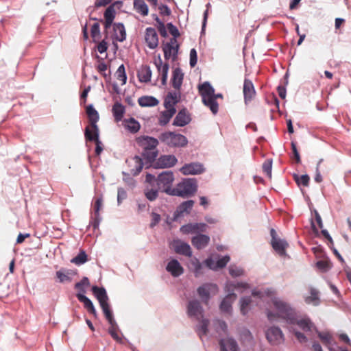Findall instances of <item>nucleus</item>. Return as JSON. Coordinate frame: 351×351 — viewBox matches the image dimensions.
I'll list each match as a JSON object with an SVG mask.
<instances>
[{
	"label": "nucleus",
	"instance_id": "nucleus-1",
	"mask_svg": "<svg viewBox=\"0 0 351 351\" xmlns=\"http://www.w3.org/2000/svg\"><path fill=\"white\" fill-rule=\"evenodd\" d=\"M187 313L189 317H195L199 321L196 326V332L200 338L208 332L209 319L204 317V310L200 302L196 300L189 301L187 306Z\"/></svg>",
	"mask_w": 351,
	"mask_h": 351
},
{
	"label": "nucleus",
	"instance_id": "nucleus-2",
	"mask_svg": "<svg viewBox=\"0 0 351 351\" xmlns=\"http://www.w3.org/2000/svg\"><path fill=\"white\" fill-rule=\"evenodd\" d=\"M138 145L143 149V156L149 162L154 161L158 156V140L149 136H141L136 138Z\"/></svg>",
	"mask_w": 351,
	"mask_h": 351
},
{
	"label": "nucleus",
	"instance_id": "nucleus-3",
	"mask_svg": "<svg viewBox=\"0 0 351 351\" xmlns=\"http://www.w3.org/2000/svg\"><path fill=\"white\" fill-rule=\"evenodd\" d=\"M273 303L277 313L276 315L269 311V320L274 321L276 318L279 317L286 320L288 324L295 323V312L287 303L279 300H274Z\"/></svg>",
	"mask_w": 351,
	"mask_h": 351
},
{
	"label": "nucleus",
	"instance_id": "nucleus-4",
	"mask_svg": "<svg viewBox=\"0 0 351 351\" xmlns=\"http://www.w3.org/2000/svg\"><path fill=\"white\" fill-rule=\"evenodd\" d=\"M197 191V183L195 179H184L178 183L172 190H167V193L186 197L193 195Z\"/></svg>",
	"mask_w": 351,
	"mask_h": 351
},
{
	"label": "nucleus",
	"instance_id": "nucleus-5",
	"mask_svg": "<svg viewBox=\"0 0 351 351\" xmlns=\"http://www.w3.org/2000/svg\"><path fill=\"white\" fill-rule=\"evenodd\" d=\"M92 291L98 300L105 317L108 320V323L113 324L114 319L113 318L112 311H110V305L108 303V297L106 289L104 287L93 286L92 287Z\"/></svg>",
	"mask_w": 351,
	"mask_h": 351
},
{
	"label": "nucleus",
	"instance_id": "nucleus-6",
	"mask_svg": "<svg viewBox=\"0 0 351 351\" xmlns=\"http://www.w3.org/2000/svg\"><path fill=\"white\" fill-rule=\"evenodd\" d=\"M159 139L169 147H184L187 145V138L182 134L173 132H166L159 136Z\"/></svg>",
	"mask_w": 351,
	"mask_h": 351
},
{
	"label": "nucleus",
	"instance_id": "nucleus-7",
	"mask_svg": "<svg viewBox=\"0 0 351 351\" xmlns=\"http://www.w3.org/2000/svg\"><path fill=\"white\" fill-rule=\"evenodd\" d=\"M179 49V45L177 39L171 38L169 42L162 45V50L165 60L172 59L175 61L177 59Z\"/></svg>",
	"mask_w": 351,
	"mask_h": 351
},
{
	"label": "nucleus",
	"instance_id": "nucleus-8",
	"mask_svg": "<svg viewBox=\"0 0 351 351\" xmlns=\"http://www.w3.org/2000/svg\"><path fill=\"white\" fill-rule=\"evenodd\" d=\"M197 291L202 302L208 304L210 293H216L218 288L215 284L206 283L198 287Z\"/></svg>",
	"mask_w": 351,
	"mask_h": 351
},
{
	"label": "nucleus",
	"instance_id": "nucleus-9",
	"mask_svg": "<svg viewBox=\"0 0 351 351\" xmlns=\"http://www.w3.org/2000/svg\"><path fill=\"white\" fill-rule=\"evenodd\" d=\"M266 337L269 342L273 345H278L284 341V335L282 330L278 327H271L266 332Z\"/></svg>",
	"mask_w": 351,
	"mask_h": 351
},
{
	"label": "nucleus",
	"instance_id": "nucleus-10",
	"mask_svg": "<svg viewBox=\"0 0 351 351\" xmlns=\"http://www.w3.org/2000/svg\"><path fill=\"white\" fill-rule=\"evenodd\" d=\"M174 180L173 173L171 171H167L158 175L157 184L160 187L162 186L164 191L167 193V190H172L171 185Z\"/></svg>",
	"mask_w": 351,
	"mask_h": 351
},
{
	"label": "nucleus",
	"instance_id": "nucleus-11",
	"mask_svg": "<svg viewBox=\"0 0 351 351\" xmlns=\"http://www.w3.org/2000/svg\"><path fill=\"white\" fill-rule=\"evenodd\" d=\"M85 137L87 141H94L95 143V154L97 156L100 155L103 151V147L101 142L99 139V130L92 132L89 128H86Z\"/></svg>",
	"mask_w": 351,
	"mask_h": 351
},
{
	"label": "nucleus",
	"instance_id": "nucleus-12",
	"mask_svg": "<svg viewBox=\"0 0 351 351\" xmlns=\"http://www.w3.org/2000/svg\"><path fill=\"white\" fill-rule=\"evenodd\" d=\"M145 40L149 49H156L158 45V36L154 28L147 27L145 29Z\"/></svg>",
	"mask_w": 351,
	"mask_h": 351
},
{
	"label": "nucleus",
	"instance_id": "nucleus-13",
	"mask_svg": "<svg viewBox=\"0 0 351 351\" xmlns=\"http://www.w3.org/2000/svg\"><path fill=\"white\" fill-rule=\"evenodd\" d=\"M171 245L174 251L177 254H182L189 257H191L192 256L191 249L188 243L178 239L173 240Z\"/></svg>",
	"mask_w": 351,
	"mask_h": 351
},
{
	"label": "nucleus",
	"instance_id": "nucleus-14",
	"mask_svg": "<svg viewBox=\"0 0 351 351\" xmlns=\"http://www.w3.org/2000/svg\"><path fill=\"white\" fill-rule=\"evenodd\" d=\"M180 98L181 94L179 90L168 93L164 101L165 108L176 109L175 106L180 101Z\"/></svg>",
	"mask_w": 351,
	"mask_h": 351
},
{
	"label": "nucleus",
	"instance_id": "nucleus-15",
	"mask_svg": "<svg viewBox=\"0 0 351 351\" xmlns=\"http://www.w3.org/2000/svg\"><path fill=\"white\" fill-rule=\"evenodd\" d=\"M154 64L157 68L159 75L161 76L162 84L163 86L166 85L169 69V64L163 63L160 56H158V60H155Z\"/></svg>",
	"mask_w": 351,
	"mask_h": 351
},
{
	"label": "nucleus",
	"instance_id": "nucleus-16",
	"mask_svg": "<svg viewBox=\"0 0 351 351\" xmlns=\"http://www.w3.org/2000/svg\"><path fill=\"white\" fill-rule=\"evenodd\" d=\"M86 114L90 122V125L87 128H89L92 132L99 130L97 125V122L99 118V114L92 105H89L86 107Z\"/></svg>",
	"mask_w": 351,
	"mask_h": 351
},
{
	"label": "nucleus",
	"instance_id": "nucleus-17",
	"mask_svg": "<svg viewBox=\"0 0 351 351\" xmlns=\"http://www.w3.org/2000/svg\"><path fill=\"white\" fill-rule=\"evenodd\" d=\"M180 171L184 175H195L202 173L204 168L200 163L191 162L184 165Z\"/></svg>",
	"mask_w": 351,
	"mask_h": 351
},
{
	"label": "nucleus",
	"instance_id": "nucleus-18",
	"mask_svg": "<svg viewBox=\"0 0 351 351\" xmlns=\"http://www.w3.org/2000/svg\"><path fill=\"white\" fill-rule=\"evenodd\" d=\"M191 117L186 109L180 110L175 117L173 125L175 126L184 127L191 122Z\"/></svg>",
	"mask_w": 351,
	"mask_h": 351
},
{
	"label": "nucleus",
	"instance_id": "nucleus-19",
	"mask_svg": "<svg viewBox=\"0 0 351 351\" xmlns=\"http://www.w3.org/2000/svg\"><path fill=\"white\" fill-rule=\"evenodd\" d=\"M245 104L251 101L256 95L254 86L251 80L245 79L243 89Z\"/></svg>",
	"mask_w": 351,
	"mask_h": 351
},
{
	"label": "nucleus",
	"instance_id": "nucleus-20",
	"mask_svg": "<svg viewBox=\"0 0 351 351\" xmlns=\"http://www.w3.org/2000/svg\"><path fill=\"white\" fill-rule=\"evenodd\" d=\"M128 165L132 167L130 173L133 176L138 175L143 167V162L139 156H134L127 160Z\"/></svg>",
	"mask_w": 351,
	"mask_h": 351
},
{
	"label": "nucleus",
	"instance_id": "nucleus-21",
	"mask_svg": "<svg viewBox=\"0 0 351 351\" xmlns=\"http://www.w3.org/2000/svg\"><path fill=\"white\" fill-rule=\"evenodd\" d=\"M166 269L173 277H178L184 273L183 267L176 259H173L168 263Z\"/></svg>",
	"mask_w": 351,
	"mask_h": 351
},
{
	"label": "nucleus",
	"instance_id": "nucleus-22",
	"mask_svg": "<svg viewBox=\"0 0 351 351\" xmlns=\"http://www.w3.org/2000/svg\"><path fill=\"white\" fill-rule=\"evenodd\" d=\"M237 299L234 293L229 292L220 304V310L226 313H230L232 311V303Z\"/></svg>",
	"mask_w": 351,
	"mask_h": 351
},
{
	"label": "nucleus",
	"instance_id": "nucleus-23",
	"mask_svg": "<svg viewBox=\"0 0 351 351\" xmlns=\"http://www.w3.org/2000/svg\"><path fill=\"white\" fill-rule=\"evenodd\" d=\"M177 161L173 155H163L158 158L157 165L160 168H169L174 166Z\"/></svg>",
	"mask_w": 351,
	"mask_h": 351
},
{
	"label": "nucleus",
	"instance_id": "nucleus-24",
	"mask_svg": "<svg viewBox=\"0 0 351 351\" xmlns=\"http://www.w3.org/2000/svg\"><path fill=\"white\" fill-rule=\"evenodd\" d=\"M219 346L220 351H239L237 341L232 338L221 339Z\"/></svg>",
	"mask_w": 351,
	"mask_h": 351
},
{
	"label": "nucleus",
	"instance_id": "nucleus-25",
	"mask_svg": "<svg viewBox=\"0 0 351 351\" xmlns=\"http://www.w3.org/2000/svg\"><path fill=\"white\" fill-rule=\"evenodd\" d=\"M210 241V237L205 234H198L191 239L192 245L197 250L206 247Z\"/></svg>",
	"mask_w": 351,
	"mask_h": 351
},
{
	"label": "nucleus",
	"instance_id": "nucleus-26",
	"mask_svg": "<svg viewBox=\"0 0 351 351\" xmlns=\"http://www.w3.org/2000/svg\"><path fill=\"white\" fill-rule=\"evenodd\" d=\"M78 300L84 304V308L87 311L92 314L95 317H97V313L94 307L91 300L82 293H77L76 295Z\"/></svg>",
	"mask_w": 351,
	"mask_h": 351
},
{
	"label": "nucleus",
	"instance_id": "nucleus-27",
	"mask_svg": "<svg viewBox=\"0 0 351 351\" xmlns=\"http://www.w3.org/2000/svg\"><path fill=\"white\" fill-rule=\"evenodd\" d=\"M184 79V73H182L181 69L176 68L173 71L171 83L173 87L176 90H180L181 86L182 84Z\"/></svg>",
	"mask_w": 351,
	"mask_h": 351
},
{
	"label": "nucleus",
	"instance_id": "nucleus-28",
	"mask_svg": "<svg viewBox=\"0 0 351 351\" xmlns=\"http://www.w3.org/2000/svg\"><path fill=\"white\" fill-rule=\"evenodd\" d=\"M152 73V70L148 65H142L137 73L138 80L143 83L149 82Z\"/></svg>",
	"mask_w": 351,
	"mask_h": 351
},
{
	"label": "nucleus",
	"instance_id": "nucleus-29",
	"mask_svg": "<svg viewBox=\"0 0 351 351\" xmlns=\"http://www.w3.org/2000/svg\"><path fill=\"white\" fill-rule=\"evenodd\" d=\"M271 245L276 252L280 256H283L286 255V249L289 246V244L285 240L278 239L271 242Z\"/></svg>",
	"mask_w": 351,
	"mask_h": 351
},
{
	"label": "nucleus",
	"instance_id": "nucleus-30",
	"mask_svg": "<svg viewBox=\"0 0 351 351\" xmlns=\"http://www.w3.org/2000/svg\"><path fill=\"white\" fill-rule=\"evenodd\" d=\"M293 324L298 325L304 332H311L315 328L313 323L308 317H304L300 319H297L295 317V323Z\"/></svg>",
	"mask_w": 351,
	"mask_h": 351
},
{
	"label": "nucleus",
	"instance_id": "nucleus-31",
	"mask_svg": "<svg viewBox=\"0 0 351 351\" xmlns=\"http://www.w3.org/2000/svg\"><path fill=\"white\" fill-rule=\"evenodd\" d=\"M309 293L310 295L304 297V301L307 304H313L314 306H317L320 303V299L319 295V291L313 288H309Z\"/></svg>",
	"mask_w": 351,
	"mask_h": 351
},
{
	"label": "nucleus",
	"instance_id": "nucleus-32",
	"mask_svg": "<svg viewBox=\"0 0 351 351\" xmlns=\"http://www.w3.org/2000/svg\"><path fill=\"white\" fill-rule=\"evenodd\" d=\"M114 38L119 42H123L125 40L126 32L125 27L122 23H114L113 25Z\"/></svg>",
	"mask_w": 351,
	"mask_h": 351
},
{
	"label": "nucleus",
	"instance_id": "nucleus-33",
	"mask_svg": "<svg viewBox=\"0 0 351 351\" xmlns=\"http://www.w3.org/2000/svg\"><path fill=\"white\" fill-rule=\"evenodd\" d=\"M115 9L114 7V4L110 5L107 8L104 12V27L106 29H108L112 24L113 20L115 17Z\"/></svg>",
	"mask_w": 351,
	"mask_h": 351
},
{
	"label": "nucleus",
	"instance_id": "nucleus-34",
	"mask_svg": "<svg viewBox=\"0 0 351 351\" xmlns=\"http://www.w3.org/2000/svg\"><path fill=\"white\" fill-rule=\"evenodd\" d=\"M133 6L134 10L143 16L149 14V8L145 0H134Z\"/></svg>",
	"mask_w": 351,
	"mask_h": 351
},
{
	"label": "nucleus",
	"instance_id": "nucleus-35",
	"mask_svg": "<svg viewBox=\"0 0 351 351\" xmlns=\"http://www.w3.org/2000/svg\"><path fill=\"white\" fill-rule=\"evenodd\" d=\"M138 103L141 107H154L158 104V100L153 96H142L138 98Z\"/></svg>",
	"mask_w": 351,
	"mask_h": 351
},
{
	"label": "nucleus",
	"instance_id": "nucleus-36",
	"mask_svg": "<svg viewBox=\"0 0 351 351\" xmlns=\"http://www.w3.org/2000/svg\"><path fill=\"white\" fill-rule=\"evenodd\" d=\"M202 102L206 106L210 108V110L214 114H216L217 113L219 109V104L215 99L214 95L208 97H205L204 96V99H202Z\"/></svg>",
	"mask_w": 351,
	"mask_h": 351
},
{
	"label": "nucleus",
	"instance_id": "nucleus-37",
	"mask_svg": "<svg viewBox=\"0 0 351 351\" xmlns=\"http://www.w3.org/2000/svg\"><path fill=\"white\" fill-rule=\"evenodd\" d=\"M199 92L202 98L204 99V96L208 97L214 95L215 90L209 82H205L199 86Z\"/></svg>",
	"mask_w": 351,
	"mask_h": 351
},
{
	"label": "nucleus",
	"instance_id": "nucleus-38",
	"mask_svg": "<svg viewBox=\"0 0 351 351\" xmlns=\"http://www.w3.org/2000/svg\"><path fill=\"white\" fill-rule=\"evenodd\" d=\"M176 109H169L166 108V110L163 111L160 114V117L159 119V123L160 125H167L172 117L176 114Z\"/></svg>",
	"mask_w": 351,
	"mask_h": 351
},
{
	"label": "nucleus",
	"instance_id": "nucleus-39",
	"mask_svg": "<svg viewBox=\"0 0 351 351\" xmlns=\"http://www.w3.org/2000/svg\"><path fill=\"white\" fill-rule=\"evenodd\" d=\"M112 111L117 122L122 120L125 113V108L121 104L116 102L112 106Z\"/></svg>",
	"mask_w": 351,
	"mask_h": 351
},
{
	"label": "nucleus",
	"instance_id": "nucleus-40",
	"mask_svg": "<svg viewBox=\"0 0 351 351\" xmlns=\"http://www.w3.org/2000/svg\"><path fill=\"white\" fill-rule=\"evenodd\" d=\"M194 205L193 200H187L186 202H182L179 207L178 208L177 212L180 215H182L183 213H189L191 210L192 209Z\"/></svg>",
	"mask_w": 351,
	"mask_h": 351
},
{
	"label": "nucleus",
	"instance_id": "nucleus-41",
	"mask_svg": "<svg viewBox=\"0 0 351 351\" xmlns=\"http://www.w3.org/2000/svg\"><path fill=\"white\" fill-rule=\"evenodd\" d=\"M249 288V285L245 282H238L237 284L228 282L226 285V291L227 292L234 293L235 289H246Z\"/></svg>",
	"mask_w": 351,
	"mask_h": 351
},
{
	"label": "nucleus",
	"instance_id": "nucleus-42",
	"mask_svg": "<svg viewBox=\"0 0 351 351\" xmlns=\"http://www.w3.org/2000/svg\"><path fill=\"white\" fill-rule=\"evenodd\" d=\"M87 261L86 252L84 250H81L78 255L71 260V262L76 265H80L85 263Z\"/></svg>",
	"mask_w": 351,
	"mask_h": 351
},
{
	"label": "nucleus",
	"instance_id": "nucleus-43",
	"mask_svg": "<svg viewBox=\"0 0 351 351\" xmlns=\"http://www.w3.org/2000/svg\"><path fill=\"white\" fill-rule=\"evenodd\" d=\"M115 75L117 80L120 81L122 85L126 83L127 76L125 74V66L123 64H121L119 66L118 69L116 71Z\"/></svg>",
	"mask_w": 351,
	"mask_h": 351
},
{
	"label": "nucleus",
	"instance_id": "nucleus-44",
	"mask_svg": "<svg viewBox=\"0 0 351 351\" xmlns=\"http://www.w3.org/2000/svg\"><path fill=\"white\" fill-rule=\"evenodd\" d=\"M109 324H110V326L108 328V332L110 333L111 337L114 340H116L117 341H121V339L120 338V337L119 336V334H118V326H117L115 320L114 321L113 324L112 323H109Z\"/></svg>",
	"mask_w": 351,
	"mask_h": 351
},
{
	"label": "nucleus",
	"instance_id": "nucleus-45",
	"mask_svg": "<svg viewBox=\"0 0 351 351\" xmlns=\"http://www.w3.org/2000/svg\"><path fill=\"white\" fill-rule=\"evenodd\" d=\"M293 178L294 180L298 185H302L304 186H307L308 185L310 178L308 175H294Z\"/></svg>",
	"mask_w": 351,
	"mask_h": 351
},
{
	"label": "nucleus",
	"instance_id": "nucleus-46",
	"mask_svg": "<svg viewBox=\"0 0 351 351\" xmlns=\"http://www.w3.org/2000/svg\"><path fill=\"white\" fill-rule=\"evenodd\" d=\"M126 126L128 130L132 133L137 132L140 129L139 123L133 118H131L128 121Z\"/></svg>",
	"mask_w": 351,
	"mask_h": 351
},
{
	"label": "nucleus",
	"instance_id": "nucleus-47",
	"mask_svg": "<svg viewBox=\"0 0 351 351\" xmlns=\"http://www.w3.org/2000/svg\"><path fill=\"white\" fill-rule=\"evenodd\" d=\"M316 265L322 271H327L332 267V263L328 259L319 261Z\"/></svg>",
	"mask_w": 351,
	"mask_h": 351
},
{
	"label": "nucleus",
	"instance_id": "nucleus-48",
	"mask_svg": "<svg viewBox=\"0 0 351 351\" xmlns=\"http://www.w3.org/2000/svg\"><path fill=\"white\" fill-rule=\"evenodd\" d=\"M252 300L250 297L242 298L241 299V312L243 315H245L249 309V305Z\"/></svg>",
	"mask_w": 351,
	"mask_h": 351
},
{
	"label": "nucleus",
	"instance_id": "nucleus-49",
	"mask_svg": "<svg viewBox=\"0 0 351 351\" xmlns=\"http://www.w3.org/2000/svg\"><path fill=\"white\" fill-rule=\"evenodd\" d=\"M90 285L89 280L87 277H84L80 282H77L75 288L80 290L83 293L86 292L84 287Z\"/></svg>",
	"mask_w": 351,
	"mask_h": 351
},
{
	"label": "nucleus",
	"instance_id": "nucleus-50",
	"mask_svg": "<svg viewBox=\"0 0 351 351\" xmlns=\"http://www.w3.org/2000/svg\"><path fill=\"white\" fill-rule=\"evenodd\" d=\"M263 171L269 178H271V168L272 160L270 159L266 160L263 164Z\"/></svg>",
	"mask_w": 351,
	"mask_h": 351
},
{
	"label": "nucleus",
	"instance_id": "nucleus-51",
	"mask_svg": "<svg viewBox=\"0 0 351 351\" xmlns=\"http://www.w3.org/2000/svg\"><path fill=\"white\" fill-rule=\"evenodd\" d=\"M318 336L324 344H325L327 346H330L332 340V337L328 332H319Z\"/></svg>",
	"mask_w": 351,
	"mask_h": 351
},
{
	"label": "nucleus",
	"instance_id": "nucleus-52",
	"mask_svg": "<svg viewBox=\"0 0 351 351\" xmlns=\"http://www.w3.org/2000/svg\"><path fill=\"white\" fill-rule=\"evenodd\" d=\"M229 273L233 277H237L243 275V270L241 268L231 265L229 267Z\"/></svg>",
	"mask_w": 351,
	"mask_h": 351
},
{
	"label": "nucleus",
	"instance_id": "nucleus-53",
	"mask_svg": "<svg viewBox=\"0 0 351 351\" xmlns=\"http://www.w3.org/2000/svg\"><path fill=\"white\" fill-rule=\"evenodd\" d=\"M195 223H189L184 226H182L180 228V230L184 234H189V233H195Z\"/></svg>",
	"mask_w": 351,
	"mask_h": 351
},
{
	"label": "nucleus",
	"instance_id": "nucleus-54",
	"mask_svg": "<svg viewBox=\"0 0 351 351\" xmlns=\"http://www.w3.org/2000/svg\"><path fill=\"white\" fill-rule=\"evenodd\" d=\"M146 197L150 200L154 201L158 197V191L155 189H147L145 192Z\"/></svg>",
	"mask_w": 351,
	"mask_h": 351
},
{
	"label": "nucleus",
	"instance_id": "nucleus-55",
	"mask_svg": "<svg viewBox=\"0 0 351 351\" xmlns=\"http://www.w3.org/2000/svg\"><path fill=\"white\" fill-rule=\"evenodd\" d=\"M103 199L101 197H97L94 203V215H99V211L102 207Z\"/></svg>",
	"mask_w": 351,
	"mask_h": 351
},
{
	"label": "nucleus",
	"instance_id": "nucleus-56",
	"mask_svg": "<svg viewBox=\"0 0 351 351\" xmlns=\"http://www.w3.org/2000/svg\"><path fill=\"white\" fill-rule=\"evenodd\" d=\"M230 256L226 255V256L221 257L218 261H217L216 262H217V269L225 267L226 266V265L228 264V263L230 261Z\"/></svg>",
	"mask_w": 351,
	"mask_h": 351
},
{
	"label": "nucleus",
	"instance_id": "nucleus-57",
	"mask_svg": "<svg viewBox=\"0 0 351 351\" xmlns=\"http://www.w3.org/2000/svg\"><path fill=\"white\" fill-rule=\"evenodd\" d=\"M167 27L168 28L169 33L173 36V38L176 39V38L180 36V34L178 28L172 23H167Z\"/></svg>",
	"mask_w": 351,
	"mask_h": 351
},
{
	"label": "nucleus",
	"instance_id": "nucleus-58",
	"mask_svg": "<svg viewBox=\"0 0 351 351\" xmlns=\"http://www.w3.org/2000/svg\"><path fill=\"white\" fill-rule=\"evenodd\" d=\"M197 54L195 49H192L190 51V66L194 67L197 64Z\"/></svg>",
	"mask_w": 351,
	"mask_h": 351
},
{
	"label": "nucleus",
	"instance_id": "nucleus-59",
	"mask_svg": "<svg viewBox=\"0 0 351 351\" xmlns=\"http://www.w3.org/2000/svg\"><path fill=\"white\" fill-rule=\"evenodd\" d=\"M56 277L59 280L60 282H64L66 281L70 282L71 278L66 274L63 273L62 271H56Z\"/></svg>",
	"mask_w": 351,
	"mask_h": 351
},
{
	"label": "nucleus",
	"instance_id": "nucleus-60",
	"mask_svg": "<svg viewBox=\"0 0 351 351\" xmlns=\"http://www.w3.org/2000/svg\"><path fill=\"white\" fill-rule=\"evenodd\" d=\"M291 149H292V152H293V156H294L296 162L300 163V162H301L300 156L298 151L295 143L292 141L291 143Z\"/></svg>",
	"mask_w": 351,
	"mask_h": 351
},
{
	"label": "nucleus",
	"instance_id": "nucleus-61",
	"mask_svg": "<svg viewBox=\"0 0 351 351\" xmlns=\"http://www.w3.org/2000/svg\"><path fill=\"white\" fill-rule=\"evenodd\" d=\"M90 32L93 38L99 36L100 34L99 24L97 23H94L91 27Z\"/></svg>",
	"mask_w": 351,
	"mask_h": 351
},
{
	"label": "nucleus",
	"instance_id": "nucleus-62",
	"mask_svg": "<svg viewBox=\"0 0 351 351\" xmlns=\"http://www.w3.org/2000/svg\"><path fill=\"white\" fill-rule=\"evenodd\" d=\"M160 221V215L152 213V221L150 223V227L154 228L155 226H156L159 221Z\"/></svg>",
	"mask_w": 351,
	"mask_h": 351
},
{
	"label": "nucleus",
	"instance_id": "nucleus-63",
	"mask_svg": "<svg viewBox=\"0 0 351 351\" xmlns=\"http://www.w3.org/2000/svg\"><path fill=\"white\" fill-rule=\"evenodd\" d=\"M158 10L160 11V14L164 16H169L171 13V10L166 5H160L158 7Z\"/></svg>",
	"mask_w": 351,
	"mask_h": 351
},
{
	"label": "nucleus",
	"instance_id": "nucleus-64",
	"mask_svg": "<svg viewBox=\"0 0 351 351\" xmlns=\"http://www.w3.org/2000/svg\"><path fill=\"white\" fill-rule=\"evenodd\" d=\"M97 49L100 53L106 52L108 49L107 43L104 40H103L97 45Z\"/></svg>",
	"mask_w": 351,
	"mask_h": 351
}]
</instances>
